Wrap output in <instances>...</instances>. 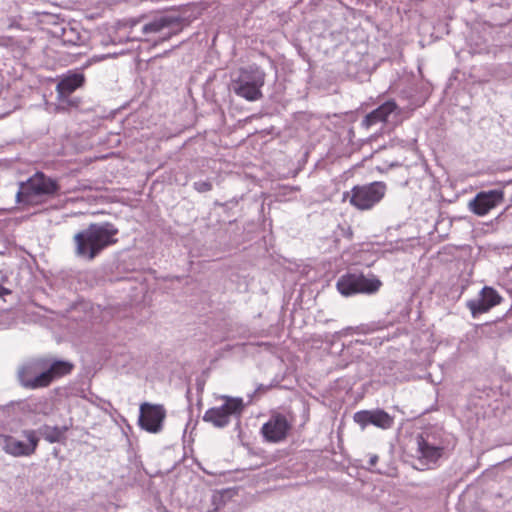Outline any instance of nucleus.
Here are the masks:
<instances>
[{
    "label": "nucleus",
    "instance_id": "23",
    "mask_svg": "<svg viewBox=\"0 0 512 512\" xmlns=\"http://www.w3.org/2000/svg\"><path fill=\"white\" fill-rule=\"evenodd\" d=\"M376 460H377V457L375 456L374 458L371 459V463L374 464Z\"/></svg>",
    "mask_w": 512,
    "mask_h": 512
},
{
    "label": "nucleus",
    "instance_id": "14",
    "mask_svg": "<svg viewBox=\"0 0 512 512\" xmlns=\"http://www.w3.org/2000/svg\"><path fill=\"white\" fill-rule=\"evenodd\" d=\"M73 367V364L67 361H54L46 371L37 375L38 385H45V387L49 386L54 379L69 374Z\"/></svg>",
    "mask_w": 512,
    "mask_h": 512
},
{
    "label": "nucleus",
    "instance_id": "22",
    "mask_svg": "<svg viewBox=\"0 0 512 512\" xmlns=\"http://www.w3.org/2000/svg\"><path fill=\"white\" fill-rule=\"evenodd\" d=\"M10 294V290L0 284V297Z\"/></svg>",
    "mask_w": 512,
    "mask_h": 512
},
{
    "label": "nucleus",
    "instance_id": "21",
    "mask_svg": "<svg viewBox=\"0 0 512 512\" xmlns=\"http://www.w3.org/2000/svg\"><path fill=\"white\" fill-rule=\"evenodd\" d=\"M194 188L201 193L208 192L212 189V184L208 181H198L194 183Z\"/></svg>",
    "mask_w": 512,
    "mask_h": 512
},
{
    "label": "nucleus",
    "instance_id": "20",
    "mask_svg": "<svg viewBox=\"0 0 512 512\" xmlns=\"http://www.w3.org/2000/svg\"><path fill=\"white\" fill-rule=\"evenodd\" d=\"M354 421L363 428L372 424V411L363 410L354 414Z\"/></svg>",
    "mask_w": 512,
    "mask_h": 512
},
{
    "label": "nucleus",
    "instance_id": "16",
    "mask_svg": "<svg viewBox=\"0 0 512 512\" xmlns=\"http://www.w3.org/2000/svg\"><path fill=\"white\" fill-rule=\"evenodd\" d=\"M85 82L83 74L74 73L66 76L57 84V92L61 97H67Z\"/></svg>",
    "mask_w": 512,
    "mask_h": 512
},
{
    "label": "nucleus",
    "instance_id": "15",
    "mask_svg": "<svg viewBox=\"0 0 512 512\" xmlns=\"http://www.w3.org/2000/svg\"><path fill=\"white\" fill-rule=\"evenodd\" d=\"M397 107L398 106L394 101H386L365 116L362 120V126L368 129L380 122H386L388 117L395 112Z\"/></svg>",
    "mask_w": 512,
    "mask_h": 512
},
{
    "label": "nucleus",
    "instance_id": "13",
    "mask_svg": "<svg viewBox=\"0 0 512 512\" xmlns=\"http://www.w3.org/2000/svg\"><path fill=\"white\" fill-rule=\"evenodd\" d=\"M290 429L291 424L288 422L286 416L277 413L272 415L262 426L261 433L267 442L278 443L287 437Z\"/></svg>",
    "mask_w": 512,
    "mask_h": 512
},
{
    "label": "nucleus",
    "instance_id": "7",
    "mask_svg": "<svg viewBox=\"0 0 512 512\" xmlns=\"http://www.w3.org/2000/svg\"><path fill=\"white\" fill-rule=\"evenodd\" d=\"M222 399L225 401L222 406L209 408L203 416L205 422L218 428L227 426L230 423V417L240 415L244 409L242 398L223 396Z\"/></svg>",
    "mask_w": 512,
    "mask_h": 512
},
{
    "label": "nucleus",
    "instance_id": "4",
    "mask_svg": "<svg viewBox=\"0 0 512 512\" xmlns=\"http://www.w3.org/2000/svg\"><path fill=\"white\" fill-rule=\"evenodd\" d=\"M265 72L256 65L241 68L237 78L232 80L234 93L247 101H257L262 98L261 88L265 84Z\"/></svg>",
    "mask_w": 512,
    "mask_h": 512
},
{
    "label": "nucleus",
    "instance_id": "19",
    "mask_svg": "<svg viewBox=\"0 0 512 512\" xmlns=\"http://www.w3.org/2000/svg\"><path fill=\"white\" fill-rule=\"evenodd\" d=\"M66 428L63 427H51V426H43L40 430L43 438L49 443L60 442L64 438V434L66 432Z\"/></svg>",
    "mask_w": 512,
    "mask_h": 512
},
{
    "label": "nucleus",
    "instance_id": "18",
    "mask_svg": "<svg viewBox=\"0 0 512 512\" xmlns=\"http://www.w3.org/2000/svg\"><path fill=\"white\" fill-rule=\"evenodd\" d=\"M394 424V418L386 411L377 409L372 411V425L381 429H389Z\"/></svg>",
    "mask_w": 512,
    "mask_h": 512
},
{
    "label": "nucleus",
    "instance_id": "5",
    "mask_svg": "<svg viewBox=\"0 0 512 512\" xmlns=\"http://www.w3.org/2000/svg\"><path fill=\"white\" fill-rule=\"evenodd\" d=\"M387 186L382 181H374L364 185H355L350 192L344 194L349 203L356 209L366 211L372 209L384 198Z\"/></svg>",
    "mask_w": 512,
    "mask_h": 512
},
{
    "label": "nucleus",
    "instance_id": "9",
    "mask_svg": "<svg viewBox=\"0 0 512 512\" xmlns=\"http://www.w3.org/2000/svg\"><path fill=\"white\" fill-rule=\"evenodd\" d=\"M181 29L180 20L167 15L155 17L142 26L144 35L160 34L163 41L169 40L172 36L178 34Z\"/></svg>",
    "mask_w": 512,
    "mask_h": 512
},
{
    "label": "nucleus",
    "instance_id": "17",
    "mask_svg": "<svg viewBox=\"0 0 512 512\" xmlns=\"http://www.w3.org/2000/svg\"><path fill=\"white\" fill-rule=\"evenodd\" d=\"M33 367L25 366L19 371V381L27 389L43 388L45 385H38L37 376H33Z\"/></svg>",
    "mask_w": 512,
    "mask_h": 512
},
{
    "label": "nucleus",
    "instance_id": "2",
    "mask_svg": "<svg viewBox=\"0 0 512 512\" xmlns=\"http://www.w3.org/2000/svg\"><path fill=\"white\" fill-rule=\"evenodd\" d=\"M60 190L57 180L38 171L20 184L16 198L18 203L28 206L41 205L55 197Z\"/></svg>",
    "mask_w": 512,
    "mask_h": 512
},
{
    "label": "nucleus",
    "instance_id": "8",
    "mask_svg": "<svg viewBox=\"0 0 512 512\" xmlns=\"http://www.w3.org/2000/svg\"><path fill=\"white\" fill-rule=\"evenodd\" d=\"M23 436L27 439V443L17 440L11 435H0V444L5 453L13 457L31 456L38 447L39 438L36 431L29 429L23 431Z\"/></svg>",
    "mask_w": 512,
    "mask_h": 512
},
{
    "label": "nucleus",
    "instance_id": "10",
    "mask_svg": "<svg viewBox=\"0 0 512 512\" xmlns=\"http://www.w3.org/2000/svg\"><path fill=\"white\" fill-rule=\"evenodd\" d=\"M166 418L163 405L142 403L140 405L139 425L149 433H158L162 430Z\"/></svg>",
    "mask_w": 512,
    "mask_h": 512
},
{
    "label": "nucleus",
    "instance_id": "1",
    "mask_svg": "<svg viewBox=\"0 0 512 512\" xmlns=\"http://www.w3.org/2000/svg\"><path fill=\"white\" fill-rule=\"evenodd\" d=\"M118 233V228L110 222L91 223L73 236L75 255L88 261L94 260L118 242Z\"/></svg>",
    "mask_w": 512,
    "mask_h": 512
},
{
    "label": "nucleus",
    "instance_id": "3",
    "mask_svg": "<svg viewBox=\"0 0 512 512\" xmlns=\"http://www.w3.org/2000/svg\"><path fill=\"white\" fill-rule=\"evenodd\" d=\"M415 441L416 448L412 455L416 461L415 468L420 471L434 468L445 452L442 441L427 431L418 434Z\"/></svg>",
    "mask_w": 512,
    "mask_h": 512
},
{
    "label": "nucleus",
    "instance_id": "11",
    "mask_svg": "<svg viewBox=\"0 0 512 512\" xmlns=\"http://www.w3.org/2000/svg\"><path fill=\"white\" fill-rule=\"evenodd\" d=\"M502 300V296L493 287L484 286L479 292L478 298L467 301L466 307L471 312V315L476 318L499 305Z\"/></svg>",
    "mask_w": 512,
    "mask_h": 512
},
{
    "label": "nucleus",
    "instance_id": "12",
    "mask_svg": "<svg viewBox=\"0 0 512 512\" xmlns=\"http://www.w3.org/2000/svg\"><path fill=\"white\" fill-rule=\"evenodd\" d=\"M504 201L502 190L481 191L469 203L470 210L477 216H485Z\"/></svg>",
    "mask_w": 512,
    "mask_h": 512
},
{
    "label": "nucleus",
    "instance_id": "6",
    "mask_svg": "<svg viewBox=\"0 0 512 512\" xmlns=\"http://www.w3.org/2000/svg\"><path fill=\"white\" fill-rule=\"evenodd\" d=\"M382 286V282L375 276L367 278L364 274L346 273L342 275L336 287L343 296H351L355 294H374Z\"/></svg>",
    "mask_w": 512,
    "mask_h": 512
}]
</instances>
